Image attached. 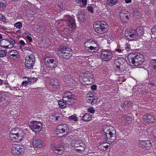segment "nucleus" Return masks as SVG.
I'll list each match as a JSON object with an SVG mask.
<instances>
[{
    "label": "nucleus",
    "mask_w": 156,
    "mask_h": 156,
    "mask_svg": "<svg viewBox=\"0 0 156 156\" xmlns=\"http://www.w3.org/2000/svg\"><path fill=\"white\" fill-rule=\"evenodd\" d=\"M108 24L105 21H98L95 22L94 28L96 31L100 34L105 33L108 30Z\"/></svg>",
    "instance_id": "f257e3e1"
},
{
    "label": "nucleus",
    "mask_w": 156,
    "mask_h": 156,
    "mask_svg": "<svg viewBox=\"0 0 156 156\" xmlns=\"http://www.w3.org/2000/svg\"><path fill=\"white\" fill-rule=\"evenodd\" d=\"M73 94L70 92L66 91L64 93L63 95V101H66L67 104L70 105L73 104L75 100L73 98Z\"/></svg>",
    "instance_id": "f03ea898"
},
{
    "label": "nucleus",
    "mask_w": 156,
    "mask_h": 156,
    "mask_svg": "<svg viewBox=\"0 0 156 156\" xmlns=\"http://www.w3.org/2000/svg\"><path fill=\"white\" fill-rule=\"evenodd\" d=\"M44 63L47 67L53 68L56 67L58 64L55 58L49 57L45 58L44 60Z\"/></svg>",
    "instance_id": "7ed1b4c3"
},
{
    "label": "nucleus",
    "mask_w": 156,
    "mask_h": 156,
    "mask_svg": "<svg viewBox=\"0 0 156 156\" xmlns=\"http://www.w3.org/2000/svg\"><path fill=\"white\" fill-rule=\"evenodd\" d=\"M116 132L115 131H112V132H109L108 135L105 136L107 140H104L102 143L104 144L106 143L109 144H112L113 142L116 140Z\"/></svg>",
    "instance_id": "20e7f679"
},
{
    "label": "nucleus",
    "mask_w": 156,
    "mask_h": 156,
    "mask_svg": "<svg viewBox=\"0 0 156 156\" xmlns=\"http://www.w3.org/2000/svg\"><path fill=\"white\" fill-rule=\"evenodd\" d=\"M30 127L32 130L35 132H39L42 129V124L40 122L36 121L31 122Z\"/></svg>",
    "instance_id": "39448f33"
},
{
    "label": "nucleus",
    "mask_w": 156,
    "mask_h": 156,
    "mask_svg": "<svg viewBox=\"0 0 156 156\" xmlns=\"http://www.w3.org/2000/svg\"><path fill=\"white\" fill-rule=\"evenodd\" d=\"M138 144L140 147L147 150L150 149L152 147L151 142L149 140H140Z\"/></svg>",
    "instance_id": "423d86ee"
},
{
    "label": "nucleus",
    "mask_w": 156,
    "mask_h": 156,
    "mask_svg": "<svg viewBox=\"0 0 156 156\" xmlns=\"http://www.w3.org/2000/svg\"><path fill=\"white\" fill-rule=\"evenodd\" d=\"M66 18L67 26L71 29H75L76 26L75 19L69 16H67Z\"/></svg>",
    "instance_id": "0eeeda50"
},
{
    "label": "nucleus",
    "mask_w": 156,
    "mask_h": 156,
    "mask_svg": "<svg viewBox=\"0 0 156 156\" xmlns=\"http://www.w3.org/2000/svg\"><path fill=\"white\" fill-rule=\"evenodd\" d=\"M12 152L14 155H22L24 153V149L20 147L19 145H17L12 147Z\"/></svg>",
    "instance_id": "6e6552de"
},
{
    "label": "nucleus",
    "mask_w": 156,
    "mask_h": 156,
    "mask_svg": "<svg viewBox=\"0 0 156 156\" xmlns=\"http://www.w3.org/2000/svg\"><path fill=\"white\" fill-rule=\"evenodd\" d=\"M51 149L53 152L56 154H60L64 151V148L62 145H56L54 146L52 145L51 147Z\"/></svg>",
    "instance_id": "1a4fd4ad"
},
{
    "label": "nucleus",
    "mask_w": 156,
    "mask_h": 156,
    "mask_svg": "<svg viewBox=\"0 0 156 156\" xmlns=\"http://www.w3.org/2000/svg\"><path fill=\"white\" fill-rule=\"evenodd\" d=\"M136 54H131L129 55V61L134 66H137L139 65L137 57H136Z\"/></svg>",
    "instance_id": "9d476101"
},
{
    "label": "nucleus",
    "mask_w": 156,
    "mask_h": 156,
    "mask_svg": "<svg viewBox=\"0 0 156 156\" xmlns=\"http://www.w3.org/2000/svg\"><path fill=\"white\" fill-rule=\"evenodd\" d=\"M101 57L105 60L109 61L112 58V53L107 51H103L101 52Z\"/></svg>",
    "instance_id": "9b49d317"
},
{
    "label": "nucleus",
    "mask_w": 156,
    "mask_h": 156,
    "mask_svg": "<svg viewBox=\"0 0 156 156\" xmlns=\"http://www.w3.org/2000/svg\"><path fill=\"white\" fill-rule=\"evenodd\" d=\"M143 119L144 121L146 123H154V118L152 115L147 114L144 115Z\"/></svg>",
    "instance_id": "f8f14e48"
},
{
    "label": "nucleus",
    "mask_w": 156,
    "mask_h": 156,
    "mask_svg": "<svg viewBox=\"0 0 156 156\" xmlns=\"http://www.w3.org/2000/svg\"><path fill=\"white\" fill-rule=\"evenodd\" d=\"M32 145L37 148L41 147L44 146L43 141L39 139L33 140Z\"/></svg>",
    "instance_id": "ddd939ff"
},
{
    "label": "nucleus",
    "mask_w": 156,
    "mask_h": 156,
    "mask_svg": "<svg viewBox=\"0 0 156 156\" xmlns=\"http://www.w3.org/2000/svg\"><path fill=\"white\" fill-rule=\"evenodd\" d=\"M58 55L61 58L68 59L72 56V53L62 52L59 53V50L57 52Z\"/></svg>",
    "instance_id": "4468645a"
},
{
    "label": "nucleus",
    "mask_w": 156,
    "mask_h": 156,
    "mask_svg": "<svg viewBox=\"0 0 156 156\" xmlns=\"http://www.w3.org/2000/svg\"><path fill=\"white\" fill-rule=\"evenodd\" d=\"M22 131L19 128H14L11 131L9 134H14L19 136V138L23 137Z\"/></svg>",
    "instance_id": "2eb2a0df"
},
{
    "label": "nucleus",
    "mask_w": 156,
    "mask_h": 156,
    "mask_svg": "<svg viewBox=\"0 0 156 156\" xmlns=\"http://www.w3.org/2000/svg\"><path fill=\"white\" fill-rule=\"evenodd\" d=\"M25 61L26 63H30L33 65L34 64L35 58L34 55L31 54L28 57H27L25 58Z\"/></svg>",
    "instance_id": "dca6fc26"
},
{
    "label": "nucleus",
    "mask_w": 156,
    "mask_h": 156,
    "mask_svg": "<svg viewBox=\"0 0 156 156\" xmlns=\"http://www.w3.org/2000/svg\"><path fill=\"white\" fill-rule=\"evenodd\" d=\"M97 98L91 96H87L86 99L87 101L92 105H93L97 101Z\"/></svg>",
    "instance_id": "f3484780"
},
{
    "label": "nucleus",
    "mask_w": 156,
    "mask_h": 156,
    "mask_svg": "<svg viewBox=\"0 0 156 156\" xmlns=\"http://www.w3.org/2000/svg\"><path fill=\"white\" fill-rule=\"evenodd\" d=\"M10 140L14 142H17L22 140L23 137L19 138V136L14 134H9V135Z\"/></svg>",
    "instance_id": "a211bd4d"
},
{
    "label": "nucleus",
    "mask_w": 156,
    "mask_h": 156,
    "mask_svg": "<svg viewBox=\"0 0 156 156\" xmlns=\"http://www.w3.org/2000/svg\"><path fill=\"white\" fill-rule=\"evenodd\" d=\"M0 46L5 48H9V42L7 39H2L0 41Z\"/></svg>",
    "instance_id": "6ab92c4d"
},
{
    "label": "nucleus",
    "mask_w": 156,
    "mask_h": 156,
    "mask_svg": "<svg viewBox=\"0 0 156 156\" xmlns=\"http://www.w3.org/2000/svg\"><path fill=\"white\" fill-rule=\"evenodd\" d=\"M97 45L96 42H95L93 45H92L90 46V47L87 49V50L91 52H96L98 51V48L97 47Z\"/></svg>",
    "instance_id": "aec40b11"
},
{
    "label": "nucleus",
    "mask_w": 156,
    "mask_h": 156,
    "mask_svg": "<svg viewBox=\"0 0 156 156\" xmlns=\"http://www.w3.org/2000/svg\"><path fill=\"white\" fill-rule=\"evenodd\" d=\"M65 79L66 80H66V82L68 83H70L69 85L74 86V87H75V85L76 84V82L72 78H70L69 79L68 78V77L67 76H66L65 77Z\"/></svg>",
    "instance_id": "412c9836"
},
{
    "label": "nucleus",
    "mask_w": 156,
    "mask_h": 156,
    "mask_svg": "<svg viewBox=\"0 0 156 156\" xmlns=\"http://www.w3.org/2000/svg\"><path fill=\"white\" fill-rule=\"evenodd\" d=\"M92 118L91 115L89 113H86L82 117V119L85 122L90 120Z\"/></svg>",
    "instance_id": "4be33fe9"
},
{
    "label": "nucleus",
    "mask_w": 156,
    "mask_h": 156,
    "mask_svg": "<svg viewBox=\"0 0 156 156\" xmlns=\"http://www.w3.org/2000/svg\"><path fill=\"white\" fill-rule=\"evenodd\" d=\"M133 31L134 32L135 35H136L135 36L136 39L139 36L142 34L143 33V30L140 28H137L136 30Z\"/></svg>",
    "instance_id": "5701e85b"
},
{
    "label": "nucleus",
    "mask_w": 156,
    "mask_h": 156,
    "mask_svg": "<svg viewBox=\"0 0 156 156\" xmlns=\"http://www.w3.org/2000/svg\"><path fill=\"white\" fill-rule=\"evenodd\" d=\"M139 65L142 63L144 61V58H143V56L140 55V54H136Z\"/></svg>",
    "instance_id": "b1692460"
},
{
    "label": "nucleus",
    "mask_w": 156,
    "mask_h": 156,
    "mask_svg": "<svg viewBox=\"0 0 156 156\" xmlns=\"http://www.w3.org/2000/svg\"><path fill=\"white\" fill-rule=\"evenodd\" d=\"M59 50V53L63 52L72 53L71 50L70 48L66 47H64L62 48H61Z\"/></svg>",
    "instance_id": "393cba45"
},
{
    "label": "nucleus",
    "mask_w": 156,
    "mask_h": 156,
    "mask_svg": "<svg viewBox=\"0 0 156 156\" xmlns=\"http://www.w3.org/2000/svg\"><path fill=\"white\" fill-rule=\"evenodd\" d=\"M7 101L3 97V94L2 92L0 91V105H2L6 104Z\"/></svg>",
    "instance_id": "a878e982"
},
{
    "label": "nucleus",
    "mask_w": 156,
    "mask_h": 156,
    "mask_svg": "<svg viewBox=\"0 0 156 156\" xmlns=\"http://www.w3.org/2000/svg\"><path fill=\"white\" fill-rule=\"evenodd\" d=\"M95 42L94 41H93L90 40L87 41L85 43V47L86 50L87 49L89 48L90 47L91 45H93Z\"/></svg>",
    "instance_id": "bb28decb"
},
{
    "label": "nucleus",
    "mask_w": 156,
    "mask_h": 156,
    "mask_svg": "<svg viewBox=\"0 0 156 156\" xmlns=\"http://www.w3.org/2000/svg\"><path fill=\"white\" fill-rule=\"evenodd\" d=\"M8 54L12 57H16L18 56V53L16 50H13L9 51Z\"/></svg>",
    "instance_id": "cd10ccee"
},
{
    "label": "nucleus",
    "mask_w": 156,
    "mask_h": 156,
    "mask_svg": "<svg viewBox=\"0 0 156 156\" xmlns=\"http://www.w3.org/2000/svg\"><path fill=\"white\" fill-rule=\"evenodd\" d=\"M135 36H136V35H135L134 32H133V31H132L130 32V34H129V37H128L127 39L128 40H134L136 39V38Z\"/></svg>",
    "instance_id": "c85d7f7f"
},
{
    "label": "nucleus",
    "mask_w": 156,
    "mask_h": 156,
    "mask_svg": "<svg viewBox=\"0 0 156 156\" xmlns=\"http://www.w3.org/2000/svg\"><path fill=\"white\" fill-rule=\"evenodd\" d=\"M118 2V0H107L106 4L110 6H113Z\"/></svg>",
    "instance_id": "c756f323"
},
{
    "label": "nucleus",
    "mask_w": 156,
    "mask_h": 156,
    "mask_svg": "<svg viewBox=\"0 0 156 156\" xmlns=\"http://www.w3.org/2000/svg\"><path fill=\"white\" fill-rule=\"evenodd\" d=\"M45 29V28L44 27H41L38 26L36 29V32L37 33H43L44 32Z\"/></svg>",
    "instance_id": "7c9ffc66"
},
{
    "label": "nucleus",
    "mask_w": 156,
    "mask_h": 156,
    "mask_svg": "<svg viewBox=\"0 0 156 156\" xmlns=\"http://www.w3.org/2000/svg\"><path fill=\"white\" fill-rule=\"evenodd\" d=\"M66 132H67V131H66V129L64 128L62 129H60L59 131H57L56 133L58 136L60 137L63 136V134L66 133Z\"/></svg>",
    "instance_id": "2f4dec72"
},
{
    "label": "nucleus",
    "mask_w": 156,
    "mask_h": 156,
    "mask_svg": "<svg viewBox=\"0 0 156 156\" xmlns=\"http://www.w3.org/2000/svg\"><path fill=\"white\" fill-rule=\"evenodd\" d=\"M58 80H52L51 82V84L54 88H58L59 87V84L58 82Z\"/></svg>",
    "instance_id": "473e14b6"
},
{
    "label": "nucleus",
    "mask_w": 156,
    "mask_h": 156,
    "mask_svg": "<svg viewBox=\"0 0 156 156\" xmlns=\"http://www.w3.org/2000/svg\"><path fill=\"white\" fill-rule=\"evenodd\" d=\"M85 147L86 146L84 143L82 142L79 144V147H77L78 148H76V149L80 151H83L85 149Z\"/></svg>",
    "instance_id": "72a5a7b5"
},
{
    "label": "nucleus",
    "mask_w": 156,
    "mask_h": 156,
    "mask_svg": "<svg viewBox=\"0 0 156 156\" xmlns=\"http://www.w3.org/2000/svg\"><path fill=\"white\" fill-rule=\"evenodd\" d=\"M108 145H105L104 143L100 144L98 146V148L99 149H102L104 151L106 150L108 148Z\"/></svg>",
    "instance_id": "f704fd0d"
},
{
    "label": "nucleus",
    "mask_w": 156,
    "mask_h": 156,
    "mask_svg": "<svg viewBox=\"0 0 156 156\" xmlns=\"http://www.w3.org/2000/svg\"><path fill=\"white\" fill-rule=\"evenodd\" d=\"M58 104L60 107L62 108H64L66 107L67 103L66 102V101H58Z\"/></svg>",
    "instance_id": "c9c22d12"
},
{
    "label": "nucleus",
    "mask_w": 156,
    "mask_h": 156,
    "mask_svg": "<svg viewBox=\"0 0 156 156\" xmlns=\"http://www.w3.org/2000/svg\"><path fill=\"white\" fill-rule=\"evenodd\" d=\"M7 5V4L5 0H0V8L5 7Z\"/></svg>",
    "instance_id": "e433bc0d"
},
{
    "label": "nucleus",
    "mask_w": 156,
    "mask_h": 156,
    "mask_svg": "<svg viewBox=\"0 0 156 156\" xmlns=\"http://www.w3.org/2000/svg\"><path fill=\"white\" fill-rule=\"evenodd\" d=\"M7 51L6 50H0V57H4L6 56Z\"/></svg>",
    "instance_id": "4c0bfd02"
},
{
    "label": "nucleus",
    "mask_w": 156,
    "mask_h": 156,
    "mask_svg": "<svg viewBox=\"0 0 156 156\" xmlns=\"http://www.w3.org/2000/svg\"><path fill=\"white\" fill-rule=\"evenodd\" d=\"M78 18L79 20L81 21H83L86 19V17L83 14L79 15Z\"/></svg>",
    "instance_id": "58836bf2"
},
{
    "label": "nucleus",
    "mask_w": 156,
    "mask_h": 156,
    "mask_svg": "<svg viewBox=\"0 0 156 156\" xmlns=\"http://www.w3.org/2000/svg\"><path fill=\"white\" fill-rule=\"evenodd\" d=\"M27 79L28 80L27 81H23L22 83V85L26 86L28 84H30L31 83V80H30V79H29V77L27 78Z\"/></svg>",
    "instance_id": "ea45409f"
},
{
    "label": "nucleus",
    "mask_w": 156,
    "mask_h": 156,
    "mask_svg": "<svg viewBox=\"0 0 156 156\" xmlns=\"http://www.w3.org/2000/svg\"><path fill=\"white\" fill-rule=\"evenodd\" d=\"M69 120H73L75 121H76L78 120V119L77 117L75 115H72L69 118Z\"/></svg>",
    "instance_id": "a19ab883"
},
{
    "label": "nucleus",
    "mask_w": 156,
    "mask_h": 156,
    "mask_svg": "<svg viewBox=\"0 0 156 156\" xmlns=\"http://www.w3.org/2000/svg\"><path fill=\"white\" fill-rule=\"evenodd\" d=\"M108 127H107L106 128H104V132L105 133V136H106V135L107 134H107H108L109 132H112V131H115L114 130H112L111 131H110L108 129Z\"/></svg>",
    "instance_id": "79ce46f5"
},
{
    "label": "nucleus",
    "mask_w": 156,
    "mask_h": 156,
    "mask_svg": "<svg viewBox=\"0 0 156 156\" xmlns=\"http://www.w3.org/2000/svg\"><path fill=\"white\" fill-rule=\"evenodd\" d=\"M14 26L17 28L20 29L22 27V24L21 22H18L14 24Z\"/></svg>",
    "instance_id": "37998d69"
},
{
    "label": "nucleus",
    "mask_w": 156,
    "mask_h": 156,
    "mask_svg": "<svg viewBox=\"0 0 156 156\" xmlns=\"http://www.w3.org/2000/svg\"><path fill=\"white\" fill-rule=\"evenodd\" d=\"M41 43V44H44V46L42 47L43 48L47 47L49 44V43H48V42H46L45 40L44 39H43V40L42 41Z\"/></svg>",
    "instance_id": "c03bdc74"
},
{
    "label": "nucleus",
    "mask_w": 156,
    "mask_h": 156,
    "mask_svg": "<svg viewBox=\"0 0 156 156\" xmlns=\"http://www.w3.org/2000/svg\"><path fill=\"white\" fill-rule=\"evenodd\" d=\"M25 67L28 69H30L33 67V65L29 63H27L25 62Z\"/></svg>",
    "instance_id": "a18cd8bd"
},
{
    "label": "nucleus",
    "mask_w": 156,
    "mask_h": 156,
    "mask_svg": "<svg viewBox=\"0 0 156 156\" xmlns=\"http://www.w3.org/2000/svg\"><path fill=\"white\" fill-rule=\"evenodd\" d=\"M7 41L9 42V44H11L13 45L15 44V41L12 38H10L9 39L7 40Z\"/></svg>",
    "instance_id": "49530a36"
},
{
    "label": "nucleus",
    "mask_w": 156,
    "mask_h": 156,
    "mask_svg": "<svg viewBox=\"0 0 156 156\" xmlns=\"http://www.w3.org/2000/svg\"><path fill=\"white\" fill-rule=\"evenodd\" d=\"M151 31L152 33V34L156 35V25L152 29Z\"/></svg>",
    "instance_id": "de8ad7c7"
},
{
    "label": "nucleus",
    "mask_w": 156,
    "mask_h": 156,
    "mask_svg": "<svg viewBox=\"0 0 156 156\" xmlns=\"http://www.w3.org/2000/svg\"><path fill=\"white\" fill-rule=\"evenodd\" d=\"M131 31H130L129 30L127 31H126L124 33V35L125 37H126V39H127L128 37H129V34H130V32Z\"/></svg>",
    "instance_id": "09e8293b"
},
{
    "label": "nucleus",
    "mask_w": 156,
    "mask_h": 156,
    "mask_svg": "<svg viewBox=\"0 0 156 156\" xmlns=\"http://www.w3.org/2000/svg\"><path fill=\"white\" fill-rule=\"evenodd\" d=\"M81 142H82V141H81L80 140H77L76 141L75 143V147L76 148H77V147H79V146H78L77 144H80V143H81Z\"/></svg>",
    "instance_id": "8fccbe9b"
},
{
    "label": "nucleus",
    "mask_w": 156,
    "mask_h": 156,
    "mask_svg": "<svg viewBox=\"0 0 156 156\" xmlns=\"http://www.w3.org/2000/svg\"><path fill=\"white\" fill-rule=\"evenodd\" d=\"M88 111L89 112L94 113L95 110L93 108H90V107L88 109Z\"/></svg>",
    "instance_id": "3c124183"
},
{
    "label": "nucleus",
    "mask_w": 156,
    "mask_h": 156,
    "mask_svg": "<svg viewBox=\"0 0 156 156\" xmlns=\"http://www.w3.org/2000/svg\"><path fill=\"white\" fill-rule=\"evenodd\" d=\"M64 126H63L62 125H60L58 126L57 128V129H56V132H57L58 131H59L60 129H63L64 128Z\"/></svg>",
    "instance_id": "603ef678"
},
{
    "label": "nucleus",
    "mask_w": 156,
    "mask_h": 156,
    "mask_svg": "<svg viewBox=\"0 0 156 156\" xmlns=\"http://www.w3.org/2000/svg\"><path fill=\"white\" fill-rule=\"evenodd\" d=\"M87 9L89 11L91 12V13H92L94 12L93 8L92 6H87Z\"/></svg>",
    "instance_id": "864d4df0"
},
{
    "label": "nucleus",
    "mask_w": 156,
    "mask_h": 156,
    "mask_svg": "<svg viewBox=\"0 0 156 156\" xmlns=\"http://www.w3.org/2000/svg\"><path fill=\"white\" fill-rule=\"evenodd\" d=\"M5 20V18L4 16L2 15H0V21H2L4 22Z\"/></svg>",
    "instance_id": "5fc2aeb1"
},
{
    "label": "nucleus",
    "mask_w": 156,
    "mask_h": 156,
    "mask_svg": "<svg viewBox=\"0 0 156 156\" xmlns=\"http://www.w3.org/2000/svg\"><path fill=\"white\" fill-rule=\"evenodd\" d=\"M3 88L5 89H5H7V90L9 89L10 90H12L11 87L9 84L8 85L7 84V85H5Z\"/></svg>",
    "instance_id": "6e6d98bb"
},
{
    "label": "nucleus",
    "mask_w": 156,
    "mask_h": 156,
    "mask_svg": "<svg viewBox=\"0 0 156 156\" xmlns=\"http://www.w3.org/2000/svg\"><path fill=\"white\" fill-rule=\"evenodd\" d=\"M53 119H55L56 120H58L59 121H60L61 120V119L60 118L59 116H54Z\"/></svg>",
    "instance_id": "4d7b16f0"
},
{
    "label": "nucleus",
    "mask_w": 156,
    "mask_h": 156,
    "mask_svg": "<svg viewBox=\"0 0 156 156\" xmlns=\"http://www.w3.org/2000/svg\"><path fill=\"white\" fill-rule=\"evenodd\" d=\"M29 78L30 79V80H31V83L36 82L37 80V78H36L31 77L30 78L29 77Z\"/></svg>",
    "instance_id": "13d9d810"
},
{
    "label": "nucleus",
    "mask_w": 156,
    "mask_h": 156,
    "mask_svg": "<svg viewBox=\"0 0 156 156\" xmlns=\"http://www.w3.org/2000/svg\"><path fill=\"white\" fill-rule=\"evenodd\" d=\"M132 102H129V101H125L124 102V105L125 106H129V105H131L132 104Z\"/></svg>",
    "instance_id": "bf43d9fd"
},
{
    "label": "nucleus",
    "mask_w": 156,
    "mask_h": 156,
    "mask_svg": "<svg viewBox=\"0 0 156 156\" xmlns=\"http://www.w3.org/2000/svg\"><path fill=\"white\" fill-rule=\"evenodd\" d=\"M132 122L131 119L129 117H127L126 118V122L129 124L131 122Z\"/></svg>",
    "instance_id": "052dcab7"
},
{
    "label": "nucleus",
    "mask_w": 156,
    "mask_h": 156,
    "mask_svg": "<svg viewBox=\"0 0 156 156\" xmlns=\"http://www.w3.org/2000/svg\"><path fill=\"white\" fill-rule=\"evenodd\" d=\"M33 48H30L29 47H26L25 50L27 52H28V51H30L32 52L33 50ZM28 53H29V52H28Z\"/></svg>",
    "instance_id": "680f3d73"
},
{
    "label": "nucleus",
    "mask_w": 156,
    "mask_h": 156,
    "mask_svg": "<svg viewBox=\"0 0 156 156\" xmlns=\"http://www.w3.org/2000/svg\"><path fill=\"white\" fill-rule=\"evenodd\" d=\"M125 15H126V14L122 12L120 13V16L121 17V18H122L124 20H125Z\"/></svg>",
    "instance_id": "e2e57ef3"
},
{
    "label": "nucleus",
    "mask_w": 156,
    "mask_h": 156,
    "mask_svg": "<svg viewBox=\"0 0 156 156\" xmlns=\"http://www.w3.org/2000/svg\"><path fill=\"white\" fill-rule=\"evenodd\" d=\"M153 135L155 139H156V129H154L152 131Z\"/></svg>",
    "instance_id": "0e129e2a"
},
{
    "label": "nucleus",
    "mask_w": 156,
    "mask_h": 156,
    "mask_svg": "<svg viewBox=\"0 0 156 156\" xmlns=\"http://www.w3.org/2000/svg\"><path fill=\"white\" fill-rule=\"evenodd\" d=\"M91 89L93 90H95L97 89V86L95 85H93L91 86Z\"/></svg>",
    "instance_id": "69168bd1"
},
{
    "label": "nucleus",
    "mask_w": 156,
    "mask_h": 156,
    "mask_svg": "<svg viewBox=\"0 0 156 156\" xmlns=\"http://www.w3.org/2000/svg\"><path fill=\"white\" fill-rule=\"evenodd\" d=\"M90 74V73L88 71L86 72L84 74V76L85 77H87L88 76V75Z\"/></svg>",
    "instance_id": "338daca9"
},
{
    "label": "nucleus",
    "mask_w": 156,
    "mask_h": 156,
    "mask_svg": "<svg viewBox=\"0 0 156 156\" xmlns=\"http://www.w3.org/2000/svg\"><path fill=\"white\" fill-rule=\"evenodd\" d=\"M81 2H82L84 6L86 5L87 1V0H81Z\"/></svg>",
    "instance_id": "774afa93"
}]
</instances>
